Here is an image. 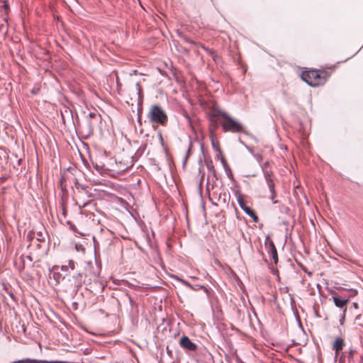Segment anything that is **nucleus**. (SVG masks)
<instances>
[{"instance_id": "obj_1", "label": "nucleus", "mask_w": 363, "mask_h": 363, "mask_svg": "<svg viewBox=\"0 0 363 363\" xmlns=\"http://www.w3.org/2000/svg\"><path fill=\"white\" fill-rule=\"evenodd\" d=\"M217 115L220 116L219 123L221 125L224 132L233 133H245V126L237 119L233 118L226 112L217 110Z\"/></svg>"}, {"instance_id": "obj_2", "label": "nucleus", "mask_w": 363, "mask_h": 363, "mask_svg": "<svg viewBox=\"0 0 363 363\" xmlns=\"http://www.w3.org/2000/svg\"><path fill=\"white\" fill-rule=\"evenodd\" d=\"M330 74L325 69H310L303 71L301 79L311 86H318L325 83Z\"/></svg>"}, {"instance_id": "obj_3", "label": "nucleus", "mask_w": 363, "mask_h": 363, "mask_svg": "<svg viewBox=\"0 0 363 363\" xmlns=\"http://www.w3.org/2000/svg\"><path fill=\"white\" fill-rule=\"evenodd\" d=\"M147 118L153 125L167 126L168 123V116L164 108L158 105H152L147 112Z\"/></svg>"}, {"instance_id": "obj_4", "label": "nucleus", "mask_w": 363, "mask_h": 363, "mask_svg": "<svg viewBox=\"0 0 363 363\" xmlns=\"http://www.w3.org/2000/svg\"><path fill=\"white\" fill-rule=\"evenodd\" d=\"M75 187L77 190L76 194V203L79 208H84L92 201L93 195L88 190L87 187L84 186L78 182L75 183Z\"/></svg>"}, {"instance_id": "obj_5", "label": "nucleus", "mask_w": 363, "mask_h": 363, "mask_svg": "<svg viewBox=\"0 0 363 363\" xmlns=\"http://www.w3.org/2000/svg\"><path fill=\"white\" fill-rule=\"evenodd\" d=\"M269 164V162H266L263 164L262 169H263V172H264V177H265L267 186L271 192L270 199L272 201V202L274 203H277V201L275 200V198L277 196V193H276V191L274 189V186H275L274 177V174H273L272 170L268 169Z\"/></svg>"}, {"instance_id": "obj_6", "label": "nucleus", "mask_w": 363, "mask_h": 363, "mask_svg": "<svg viewBox=\"0 0 363 363\" xmlns=\"http://www.w3.org/2000/svg\"><path fill=\"white\" fill-rule=\"evenodd\" d=\"M128 94L130 101H137L138 104H142L143 100L142 86L140 82H136L128 89Z\"/></svg>"}, {"instance_id": "obj_7", "label": "nucleus", "mask_w": 363, "mask_h": 363, "mask_svg": "<svg viewBox=\"0 0 363 363\" xmlns=\"http://www.w3.org/2000/svg\"><path fill=\"white\" fill-rule=\"evenodd\" d=\"M265 247L267 250L268 253L272 256L274 264H277L279 258L277 248L275 247L274 242L271 239H269V238H267L265 240Z\"/></svg>"}, {"instance_id": "obj_8", "label": "nucleus", "mask_w": 363, "mask_h": 363, "mask_svg": "<svg viewBox=\"0 0 363 363\" xmlns=\"http://www.w3.org/2000/svg\"><path fill=\"white\" fill-rule=\"evenodd\" d=\"M217 110L210 114L211 124L209 125L210 135H216L218 128V123L220 120V116L217 115Z\"/></svg>"}, {"instance_id": "obj_9", "label": "nucleus", "mask_w": 363, "mask_h": 363, "mask_svg": "<svg viewBox=\"0 0 363 363\" xmlns=\"http://www.w3.org/2000/svg\"><path fill=\"white\" fill-rule=\"evenodd\" d=\"M180 346L186 350L189 351H196L197 349V345L191 341V340L187 336H182L179 340Z\"/></svg>"}, {"instance_id": "obj_10", "label": "nucleus", "mask_w": 363, "mask_h": 363, "mask_svg": "<svg viewBox=\"0 0 363 363\" xmlns=\"http://www.w3.org/2000/svg\"><path fill=\"white\" fill-rule=\"evenodd\" d=\"M345 345V340L342 337H336L333 343L332 349L335 351V357H337L340 352Z\"/></svg>"}, {"instance_id": "obj_11", "label": "nucleus", "mask_w": 363, "mask_h": 363, "mask_svg": "<svg viewBox=\"0 0 363 363\" xmlns=\"http://www.w3.org/2000/svg\"><path fill=\"white\" fill-rule=\"evenodd\" d=\"M333 299L334 301L335 305L337 307L339 308H344V309L346 308V305L349 301V299L347 298H340L338 296H333Z\"/></svg>"}, {"instance_id": "obj_12", "label": "nucleus", "mask_w": 363, "mask_h": 363, "mask_svg": "<svg viewBox=\"0 0 363 363\" xmlns=\"http://www.w3.org/2000/svg\"><path fill=\"white\" fill-rule=\"evenodd\" d=\"M212 147L216 152L219 153L221 152L219 141L216 137V135H210Z\"/></svg>"}, {"instance_id": "obj_13", "label": "nucleus", "mask_w": 363, "mask_h": 363, "mask_svg": "<svg viewBox=\"0 0 363 363\" xmlns=\"http://www.w3.org/2000/svg\"><path fill=\"white\" fill-rule=\"evenodd\" d=\"M237 200H238L239 206H240V208L242 209H243L245 206H247V205L245 204V200H244V197L242 194H238L237 195Z\"/></svg>"}, {"instance_id": "obj_14", "label": "nucleus", "mask_w": 363, "mask_h": 363, "mask_svg": "<svg viewBox=\"0 0 363 363\" xmlns=\"http://www.w3.org/2000/svg\"><path fill=\"white\" fill-rule=\"evenodd\" d=\"M247 215L252 218L255 223H257L259 221L258 216L252 209L251 210V211H250V213Z\"/></svg>"}, {"instance_id": "obj_15", "label": "nucleus", "mask_w": 363, "mask_h": 363, "mask_svg": "<svg viewBox=\"0 0 363 363\" xmlns=\"http://www.w3.org/2000/svg\"><path fill=\"white\" fill-rule=\"evenodd\" d=\"M31 363H65L62 362H58V361H45V360H35L33 361Z\"/></svg>"}, {"instance_id": "obj_16", "label": "nucleus", "mask_w": 363, "mask_h": 363, "mask_svg": "<svg viewBox=\"0 0 363 363\" xmlns=\"http://www.w3.org/2000/svg\"><path fill=\"white\" fill-rule=\"evenodd\" d=\"M346 311H347V308H345L343 310V314H342V316L341 317V318H340V324H341V325H343V323H344V320H345V318Z\"/></svg>"}, {"instance_id": "obj_17", "label": "nucleus", "mask_w": 363, "mask_h": 363, "mask_svg": "<svg viewBox=\"0 0 363 363\" xmlns=\"http://www.w3.org/2000/svg\"><path fill=\"white\" fill-rule=\"evenodd\" d=\"M68 267H69L72 270H74L75 268V264L74 262L72 260H69L68 262Z\"/></svg>"}, {"instance_id": "obj_18", "label": "nucleus", "mask_w": 363, "mask_h": 363, "mask_svg": "<svg viewBox=\"0 0 363 363\" xmlns=\"http://www.w3.org/2000/svg\"><path fill=\"white\" fill-rule=\"evenodd\" d=\"M242 210L246 214H248L252 209L247 206Z\"/></svg>"}, {"instance_id": "obj_19", "label": "nucleus", "mask_w": 363, "mask_h": 363, "mask_svg": "<svg viewBox=\"0 0 363 363\" xmlns=\"http://www.w3.org/2000/svg\"><path fill=\"white\" fill-rule=\"evenodd\" d=\"M205 50H206L210 55H213L214 54V52L211 50H209L208 48H206V47L203 46L202 47Z\"/></svg>"}, {"instance_id": "obj_20", "label": "nucleus", "mask_w": 363, "mask_h": 363, "mask_svg": "<svg viewBox=\"0 0 363 363\" xmlns=\"http://www.w3.org/2000/svg\"><path fill=\"white\" fill-rule=\"evenodd\" d=\"M61 270L63 271V272H67L68 270V266L62 265L61 267Z\"/></svg>"}, {"instance_id": "obj_21", "label": "nucleus", "mask_w": 363, "mask_h": 363, "mask_svg": "<svg viewBox=\"0 0 363 363\" xmlns=\"http://www.w3.org/2000/svg\"><path fill=\"white\" fill-rule=\"evenodd\" d=\"M96 116V114L95 113H90L89 114V117L91 118H94Z\"/></svg>"}, {"instance_id": "obj_22", "label": "nucleus", "mask_w": 363, "mask_h": 363, "mask_svg": "<svg viewBox=\"0 0 363 363\" xmlns=\"http://www.w3.org/2000/svg\"><path fill=\"white\" fill-rule=\"evenodd\" d=\"M68 223L69 224L70 228H71L74 231H76V228H75V227H74L72 224H71L70 223Z\"/></svg>"}, {"instance_id": "obj_23", "label": "nucleus", "mask_w": 363, "mask_h": 363, "mask_svg": "<svg viewBox=\"0 0 363 363\" xmlns=\"http://www.w3.org/2000/svg\"><path fill=\"white\" fill-rule=\"evenodd\" d=\"M353 306L354 308H358V304L357 303H353Z\"/></svg>"}, {"instance_id": "obj_24", "label": "nucleus", "mask_w": 363, "mask_h": 363, "mask_svg": "<svg viewBox=\"0 0 363 363\" xmlns=\"http://www.w3.org/2000/svg\"><path fill=\"white\" fill-rule=\"evenodd\" d=\"M189 123L191 125V120L190 118L187 116H186Z\"/></svg>"}, {"instance_id": "obj_25", "label": "nucleus", "mask_w": 363, "mask_h": 363, "mask_svg": "<svg viewBox=\"0 0 363 363\" xmlns=\"http://www.w3.org/2000/svg\"><path fill=\"white\" fill-rule=\"evenodd\" d=\"M196 286H199L200 289H205V287L203 286H199V285H196Z\"/></svg>"}, {"instance_id": "obj_26", "label": "nucleus", "mask_w": 363, "mask_h": 363, "mask_svg": "<svg viewBox=\"0 0 363 363\" xmlns=\"http://www.w3.org/2000/svg\"><path fill=\"white\" fill-rule=\"evenodd\" d=\"M187 284L189 286H190V287H191V288L193 289V287H192V286H191V284Z\"/></svg>"}]
</instances>
